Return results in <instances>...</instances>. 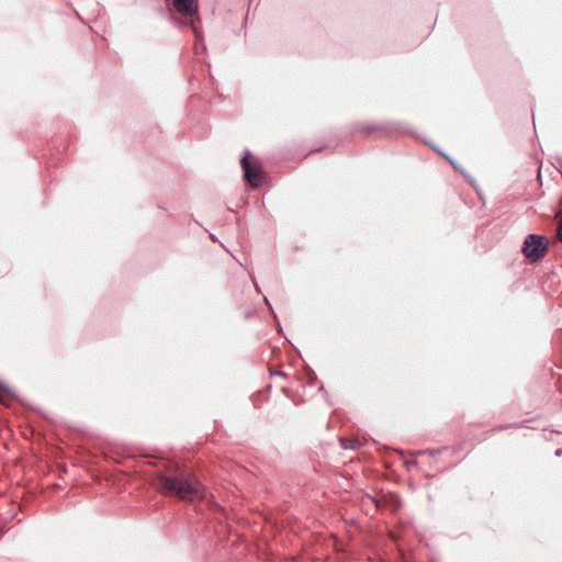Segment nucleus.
Here are the masks:
<instances>
[{
  "instance_id": "39448f33",
  "label": "nucleus",
  "mask_w": 562,
  "mask_h": 562,
  "mask_svg": "<svg viewBox=\"0 0 562 562\" xmlns=\"http://www.w3.org/2000/svg\"><path fill=\"white\" fill-rule=\"evenodd\" d=\"M341 442V446L345 448V449H355L359 443H356L353 440H350V439H346V438H342L340 440Z\"/></svg>"
},
{
  "instance_id": "423d86ee",
  "label": "nucleus",
  "mask_w": 562,
  "mask_h": 562,
  "mask_svg": "<svg viewBox=\"0 0 562 562\" xmlns=\"http://www.w3.org/2000/svg\"><path fill=\"white\" fill-rule=\"evenodd\" d=\"M9 397V392L7 389L0 387V402L5 403Z\"/></svg>"
},
{
  "instance_id": "f257e3e1",
  "label": "nucleus",
  "mask_w": 562,
  "mask_h": 562,
  "mask_svg": "<svg viewBox=\"0 0 562 562\" xmlns=\"http://www.w3.org/2000/svg\"><path fill=\"white\" fill-rule=\"evenodd\" d=\"M157 486L165 495L177 496L183 501L194 502L206 498L205 487L188 473L161 474L158 476Z\"/></svg>"
},
{
  "instance_id": "f03ea898",
  "label": "nucleus",
  "mask_w": 562,
  "mask_h": 562,
  "mask_svg": "<svg viewBox=\"0 0 562 562\" xmlns=\"http://www.w3.org/2000/svg\"><path fill=\"white\" fill-rule=\"evenodd\" d=\"M547 251L546 238L541 235L529 234L522 246V252L530 262L540 260Z\"/></svg>"
},
{
  "instance_id": "7ed1b4c3",
  "label": "nucleus",
  "mask_w": 562,
  "mask_h": 562,
  "mask_svg": "<svg viewBox=\"0 0 562 562\" xmlns=\"http://www.w3.org/2000/svg\"><path fill=\"white\" fill-rule=\"evenodd\" d=\"M250 153L246 151L240 160V165L244 171L245 179L252 188H257L261 184L263 172L257 164L249 161Z\"/></svg>"
},
{
  "instance_id": "0eeeda50",
  "label": "nucleus",
  "mask_w": 562,
  "mask_h": 562,
  "mask_svg": "<svg viewBox=\"0 0 562 562\" xmlns=\"http://www.w3.org/2000/svg\"><path fill=\"white\" fill-rule=\"evenodd\" d=\"M558 238L559 240L562 241V221L560 222L559 224V228H558Z\"/></svg>"
},
{
  "instance_id": "20e7f679",
  "label": "nucleus",
  "mask_w": 562,
  "mask_h": 562,
  "mask_svg": "<svg viewBox=\"0 0 562 562\" xmlns=\"http://www.w3.org/2000/svg\"><path fill=\"white\" fill-rule=\"evenodd\" d=\"M177 12L184 16H193L198 14V0H170Z\"/></svg>"
}]
</instances>
